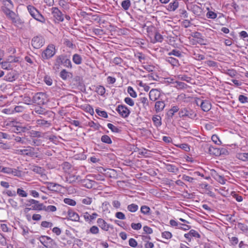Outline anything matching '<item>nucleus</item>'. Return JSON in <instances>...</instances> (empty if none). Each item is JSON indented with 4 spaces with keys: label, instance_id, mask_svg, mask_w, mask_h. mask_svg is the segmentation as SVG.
<instances>
[{
    "label": "nucleus",
    "instance_id": "1",
    "mask_svg": "<svg viewBox=\"0 0 248 248\" xmlns=\"http://www.w3.org/2000/svg\"><path fill=\"white\" fill-rule=\"evenodd\" d=\"M2 11L5 14L7 17L12 21V22L15 25L20 24L21 22L18 16L13 11L7 7L2 8Z\"/></svg>",
    "mask_w": 248,
    "mask_h": 248
},
{
    "label": "nucleus",
    "instance_id": "2",
    "mask_svg": "<svg viewBox=\"0 0 248 248\" xmlns=\"http://www.w3.org/2000/svg\"><path fill=\"white\" fill-rule=\"evenodd\" d=\"M40 242L47 248H58V246L54 240L47 236H42L40 238Z\"/></svg>",
    "mask_w": 248,
    "mask_h": 248
},
{
    "label": "nucleus",
    "instance_id": "3",
    "mask_svg": "<svg viewBox=\"0 0 248 248\" xmlns=\"http://www.w3.org/2000/svg\"><path fill=\"white\" fill-rule=\"evenodd\" d=\"M179 116L181 118L187 117L193 119L196 117L197 114L192 109L184 108L179 111Z\"/></svg>",
    "mask_w": 248,
    "mask_h": 248
},
{
    "label": "nucleus",
    "instance_id": "4",
    "mask_svg": "<svg viewBox=\"0 0 248 248\" xmlns=\"http://www.w3.org/2000/svg\"><path fill=\"white\" fill-rule=\"evenodd\" d=\"M33 100L34 103L40 105H44L47 102L46 94L41 92L36 93Z\"/></svg>",
    "mask_w": 248,
    "mask_h": 248
},
{
    "label": "nucleus",
    "instance_id": "5",
    "mask_svg": "<svg viewBox=\"0 0 248 248\" xmlns=\"http://www.w3.org/2000/svg\"><path fill=\"white\" fill-rule=\"evenodd\" d=\"M55 53V51L54 46L49 45L43 52L42 58L44 60H47L53 56Z\"/></svg>",
    "mask_w": 248,
    "mask_h": 248
},
{
    "label": "nucleus",
    "instance_id": "6",
    "mask_svg": "<svg viewBox=\"0 0 248 248\" xmlns=\"http://www.w3.org/2000/svg\"><path fill=\"white\" fill-rule=\"evenodd\" d=\"M45 43L44 39L42 36H37L33 38L31 45L34 48L38 49L42 47Z\"/></svg>",
    "mask_w": 248,
    "mask_h": 248
},
{
    "label": "nucleus",
    "instance_id": "7",
    "mask_svg": "<svg viewBox=\"0 0 248 248\" xmlns=\"http://www.w3.org/2000/svg\"><path fill=\"white\" fill-rule=\"evenodd\" d=\"M53 17L58 21L62 22L64 18L62 12L57 7H52L51 9Z\"/></svg>",
    "mask_w": 248,
    "mask_h": 248
},
{
    "label": "nucleus",
    "instance_id": "8",
    "mask_svg": "<svg viewBox=\"0 0 248 248\" xmlns=\"http://www.w3.org/2000/svg\"><path fill=\"white\" fill-rule=\"evenodd\" d=\"M117 110L119 114L123 118L127 117L130 112L129 109L125 106L122 105L118 106Z\"/></svg>",
    "mask_w": 248,
    "mask_h": 248
},
{
    "label": "nucleus",
    "instance_id": "9",
    "mask_svg": "<svg viewBox=\"0 0 248 248\" xmlns=\"http://www.w3.org/2000/svg\"><path fill=\"white\" fill-rule=\"evenodd\" d=\"M17 153L20 155H26L30 156H33L35 155L34 148L30 146L27 147V148L26 149L17 150Z\"/></svg>",
    "mask_w": 248,
    "mask_h": 248
},
{
    "label": "nucleus",
    "instance_id": "10",
    "mask_svg": "<svg viewBox=\"0 0 248 248\" xmlns=\"http://www.w3.org/2000/svg\"><path fill=\"white\" fill-rule=\"evenodd\" d=\"M149 98L151 101H155L160 96V92L158 89H152L149 93Z\"/></svg>",
    "mask_w": 248,
    "mask_h": 248
},
{
    "label": "nucleus",
    "instance_id": "11",
    "mask_svg": "<svg viewBox=\"0 0 248 248\" xmlns=\"http://www.w3.org/2000/svg\"><path fill=\"white\" fill-rule=\"evenodd\" d=\"M64 60V55H61L57 56L55 59L54 64V69L59 70L61 65L63 64Z\"/></svg>",
    "mask_w": 248,
    "mask_h": 248
},
{
    "label": "nucleus",
    "instance_id": "12",
    "mask_svg": "<svg viewBox=\"0 0 248 248\" xmlns=\"http://www.w3.org/2000/svg\"><path fill=\"white\" fill-rule=\"evenodd\" d=\"M67 218L73 221H80L79 215L75 212L72 210H69L67 214Z\"/></svg>",
    "mask_w": 248,
    "mask_h": 248
},
{
    "label": "nucleus",
    "instance_id": "13",
    "mask_svg": "<svg viewBox=\"0 0 248 248\" xmlns=\"http://www.w3.org/2000/svg\"><path fill=\"white\" fill-rule=\"evenodd\" d=\"M98 216V214L96 213H93L92 215H90L87 212L82 214V216L85 220L87 222H92L93 220H94Z\"/></svg>",
    "mask_w": 248,
    "mask_h": 248
},
{
    "label": "nucleus",
    "instance_id": "14",
    "mask_svg": "<svg viewBox=\"0 0 248 248\" xmlns=\"http://www.w3.org/2000/svg\"><path fill=\"white\" fill-rule=\"evenodd\" d=\"M199 101L201 102L200 106L204 111L207 112L210 110L211 108V105L208 101H202L201 100Z\"/></svg>",
    "mask_w": 248,
    "mask_h": 248
},
{
    "label": "nucleus",
    "instance_id": "15",
    "mask_svg": "<svg viewBox=\"0 0 248 248\" xmlns=\"http://www.w3.org/2000/svg\"><path fill=\"white\" fill-rule=\"evenodd\" d=\"M97 223L98 226L104 231H107L108 230L109 225L102 218H98Z\"/></svg>",
    "mask_w": 248,
    "mask_h": 248
},
{
    "label": "nucleus",
    "instance_id": "16",
    "mask_svg": "<svg viewBox=\"0 0 248 248\" xmlns=\"http://www.w3.org/2000/svg\"><path fill=\"white\" fill-rule=\"evenodd\" d=\"M165 104L163 101H158L155 104V109L156 112L161 111L165 108Z\"/></svg>",
    "mask_w": 248,
    "mask_h": 248
},
{
    "label": "nucleus",
    "instance_id": "17",
    "mask_svg": "<svg viewBox=\"0 0 248 248\" xmlns=\"http://www.w3.org/2000/svg\"><path fill=\"white\" fill-rule=\"evenodd\" d=\"M16 130L17 131H19L22 132H26L29 130H30L32 127L29 124H27L25 125H16Z\"/></svg>",
    "mask_w": 248,
    "mask_h": 248
},
{
    "label": "nucleus",
    "instance_id": "18",
    "mask_svg": "<svg viewBox=\"0 0 248 248\" xmlns=\"http://www.w3.org/2000/svg\"><path fill=\"white\" fill-rule=\"evenodd\" d=\"M79 178V175H75L74 174H69L66 177V181L69 183H73L76 181L78 180V179Z\"/></svg>",
    "mask_w": 248,
    "mask_h": 248
},
{
    "label": "nucleus",
    "instance_id": "19",
    "mask_svg": "<svg viewBox=\"0 0 248 248\" xmlns=\"http://www.w3.org/2000/svg\"><path fill=\"white\" fill-rule=\"evenodd\" d=\"M208 153L211 155L217 156L221 155V151H219V149L214 148L212 146L208 147Z\"/></svg>",
    "mask_w": 248,
    "mask_h": 248
},
{
    "label": "nucleus",
    "instance_id": "20",
    "mask_svg": "<svg viewBox=\"0 0 248 248\" xmlns=\"http://www.w3.org/2000/svg\"><path fill=\"white\" fill-rule=\"evenodd\" d=\"M178 6L179 2L178 0H174L169 4L168 10L170 11H174L178 7Z\"/></svg>",
    "mask_w": 248,
    "mask_h": 248
},
{
    "label": "nucleus",
    "instance_id": "21",
    "mask_svg": "<svg viewBox=\"0 0 248 248\" xmlns=\"http://www.w3.org/2000/svg\"><path fill=\"white\" fill-rule=\"evenodd\" d=\"M236 157L243 161H248V153H239L236 155Z\"/></svg>",
    "mask_w": 248,
    "mask_h": 248
},
{
    "label": "nucleus",
    "instance_id": "22",
    "mask_svg": "<svg viewBox=\"0 0 248 248\" xmlns=\"http://www.w3.org/2000/svg\"><path fill=\"white\" fill-rule=\"evenodd\" d=\"M140 101L142 104L143 108L147 109L149 107V101L147 97L141 96L139 99Z\"/></svg>",
    "mask_w": 248,
    "mask_h": 248
},
{
    "label": "nucleus",
    "instance_id": "23",
    "mask_svg": "<svg viewBox=\"0 0 248 248\" xmlns=\"http://www.w3.org/2000/svg\"><path fill=\"white\" fill-rule=\"evenodd\" d=\"M72 60L75 64L79 65L82 63V59L79 54H75L73 56Z\"/></svg>",
    "mask_w": 248,
    "mask_h": 248
},
{
    "label": "nucleus",
    "instance_id": "24",
    "mask_svg": "<svg viewBox=\"0 0 248 248\" xmlns=\"http://www.w3.org/2000/svg\"><path fill=\"white\" fill-rule=\"evenodd\" d=\"M27 9L33 18H34L36 15L39 12V11L32 5H28L27 6Z\"/></svg>",
    "mask_w": 248,
    "mask_h": 248
},
{
    "label": "nucleus",
    "instance_id": "25",
    "mask_svg": "<svg viewBox=\"0 0 248 248\" xmlns=\"http://www.w3.org/2000/svg\"><path fill=\"white\" fill-rule=\"evenodd\" d=\"M34 112L40 115H45L46 113L45 108L40 107H36L32 111V114H34Z\"/></svg>",
    "mask_w": 248,
    "mask_h": 248
},
{
    "label": "nucleus",
    "instance_id": "26",
    "mask_svg": "<svg viewBox=\"0 0 248 248\" xmlns=\"http://www.w3.org/2000/svg\"><path fill=\"white\" fill-rule=\"evenodd\" d=\"M152 120L155 125L157 127L160 126L162 124L161 118L160 116L158 115L154 116L152 118Z\"/></svg>",
    "mask_w": 248,
    "mask_h": 248
},
{
    "label": "nucleus",
    "instance_id": "27",
    "mask_svg": "<svg viewBox=\"0 0 248 248\" xmlns=\"http://www.w3.org/2000/svg\"><path fill=\"white\" fill-rule=\"evenodd\" d=\"M36 124L37 126H49L50 125V123L47 121L44 120H37L36 121Z\"/></svg>",
    "mask_w": 248,
    "mask_h": 248
},
{
    "label": "nucleus",
    "instance_id": "28",
    "mask_svg": "<svg viewBox=\"0 0 248 248\" xmlns=\"http://www.w3.org/2000/svg\"><path fill=\"white\" fill-rule=\"evenodd\" d=\"M58 4L64 10H68L69 8L68 3L66 0H59Z\"/></svg>",
    "mask_w": 248,
    "mask_h": 248
},
{
    "label": "nucleus",
    "instance_id": "29",
    "mask_svg": "<svg viewBox=\"0 0 248 248\" xmlns=\"http://www.w3.org/2000/svg\"><path fill=\"white\" fill-rule=\"evenodd\" d=\"M165 166L166 169L170 172H176L178 171V169L172 164H166Z\"/></svg>",
    "mask_w": 248,
    "mask_h": 248
},
{
    "label": "nucleus",
    "instance_id": "30",
    "mask_svg": "<svg viewBox=\"0 0 248 248\" xmlns=\"http://www.w3.org/2000/svg\"><path fill=\"white\" fill-rule=\"evenodd\" d=\"M9 175L14 176L20 177L21 176V172L16 169L11 168Z\"/></svg>",
    "mask_w": 248,
    "mask_h": 248
},
{
    "label": "nucleus",
    "instance_id": "31",
    "mask_svg": "<svg viewBox=\"0 0 248 248\" xmlns=\"http://www.w3.org/2000/svg\"><path fill=\"white\" fill-rule=\"evenodd\" d=\"M15 75L14 73L10 72L5 76L4 79L8 81H13L16 79Z\"/></svg>",
    "mask_w": 248,
    "mask_h": 248
},
{
    "label": "nucleus",
    "instance_id": "32",
    "mask_svg": "<svg viewBox=\"0 0 248 248\" xmlns=\"http://www.w3.org/2000/svg\"><path fill=\"white\" fill-rule=\"evenodd\" d=\"M15 140L17 142H19L23 144H27L28 143L31 142L30 140H28V139H26L25 138H21L20 137H16L15 138Z\"/></svg>",
    "mask_w": 248,
    "mask_h": 248
},
{
    "label": "nucleus",
    "instance_id": "33",
    "mask_svg": "<svg viewBox=\"0 0 248 248\" xmlns=\"http://www.w3.org/2000/svg\"><path fill=\"white\" fill-rule=\"evenodd\" d=\"M166 61L173 66H177L178 65V61L171 57L166 58Z\"/></svg>",
    "mask_w": 248,
    "mask_h": 248
},
{
    "label": "nucleus",
    "instance_id": "34",
    "mask_svg": "<svg viewBox=\"0 0 248 248\" xmlns=\"http://www.w3.org/2000/svg\"><path fill=\"white\" fill-rule=\"evenodd\" d=\"M43 210L47 212H53L57 210V208L54 205L45 206Z\"/></svg>",
    "mask_w": 248,
    "mask_h": 248
},
{
    "label": "nucleus",
    "instance_id": "35",
    "mask_svg": "<svg viewBox=\"0 0 248 248\" xmlns=\"http://www.w3.org/2000/svg\"><path fill=\"white\" fill-rule=\"evenodd\" d=\"M95 91L98 94L103 95L105 94L106 90L103 86H98L95 88Z\"/></svg>",
    "mask_w": 248,
    "mask_h": 248
},
{
    "label": "nucleus",
    "instance_id": "36",
    "mask_svg": "<svg viewBox=\"0 0 248 248\" xmlns=\"http://www.w3.org/2000/svg\"><path fill=\"white\" fill-rule=\"evenodd\" d=\"M121 5L124 10H127L129 9L131 5V2L130 0H124L122 1Z\"/></svg>",
    "mask_w": 248,
    "mask_h": 248
},
{
    "label": "nucleus",
    "instance_id": "37",
    "mask_svg": "<svg viewBox=\"0 0 248 248\" xmlns=\"http://www.w3.org/2000/svg\"><path fill=\"white\" fill-rule=\"evenodd\" d=\"M69 73L66 70L63 69L60 74V77L63 80H66L69 77Z\"/></svg>",
    "mask_w": 248,
    "mask_h": 248
},
{
    "label": "nucleus",
    "instance_id": "38",
    "mask_svg": "<svg viewBox=\"0 0 248 248\" xmlns=\"http://www.w3.org/2000/svg\"><path fill=\"white\" fill-rule=\"evenodd\" d=\"M63 64L64 65V66L67 68H71L72 67V65L70 60L69 59L67 58L65 55H64V60Z\"/></svg>",
    "mask_w": 248,
    "mask_h": 248
},
{
    "label": "nucleus",
    "instance_id": "39",
    "mask_svg": "<svg viewBox=\"0 0 248 248\" xmlns=\"http://www.w3.org/2000/svg\"><path fill=\"white\" fill-rule=\"evenodd\" d=\"M19 196L21 197H27L28 196V193L24 190L22 188H18L17 189V191L16 193Z\"/></svg>",
    "mask_w": 248,
    "mask_h": 248
},
{
    "label": "nucleus",
    "instance_id": "40",
    "mask_svg": "<svg viewBox=\"0 0 248 248\" xmlns=\"http://www.w3.org/2000/svg\"><path fill=\"white\" fill-rule=\"evenodd\" d=\"M138 206L134 203L128 205L127 206L128 210L131 212H135L138 210Z\"/></svg>",
    "mask_w": 248,
    "mask_h": 248
},
{
    "label": "nucleus",
    "instance_id": "41",
    "mask_svg": "<svg viewBox=\"0 0 248 248\" xmlns=\"http://www.w3.org/2000/svg\"><path fill=\"white\" fill-rule=\"evenodd\" d=\"M34 18L36 20L43 23L46 21L45 17L40 13L39 12L34 17Z\"/></svg>",
    "mask_w": 248,
    "mask_h": 248
},
{
    "label": "nucleus",
    "instance_id": "42",
    "mask_svg": "<svg viewBox=\"0 0 248 248\" xmlns=\"http://www.w3.org/2000/svg\"><path fill=\"white\" fill-rule=\"evenodd\" d=\"M63 202L65 203L70 206H73L76 205V202L75 200L70 198H65L63 200Z\"/></svg>",
    "mask_w": 248,
    "mask_h": 248
},
{
    "label": "nucleus",
    "instance_id": "43",
    "mask_svg": "<svg viewBox=\"0 0 248 248\" xmlns=\"http://www.w3.org/2000/svg\"><path fill=\"white\" fill-rule=\"evenodd\" d=\"M6 61L10 63L11 62H17L19 60L18 57L10 55L7 58Z\"/></svg>",
    "mask_w": 248,
    "mask_h": 248
},
{
    "label": "nucleus",
    "instance_id": "44",
    "mask_svg": "<svg viewBox=\"0 0 248 248\" xmlns=\"http://www.w3.org/2000/svg\"><path fill=\"white\" fill-rule=\"evenodd\" d=\"M127 92L132 97L136 98L137 96L136 92L134 90L133 88L130 86L128 87Z\"/></svg>",
    "mask_w": 248,
    "mask_h": 248
},
{
    "label": "nucleus",
    "instance_id": "45",
    "mask_svg": "<svg viewBox=\"0 0 248 248\" xmlns=\"http://www.w3.org/2000/svg\"><path fill=\"white\" fill-rule=\"evenodd\" d=\"M8 202L12 207L15 209L18 208V203L16 200L14 199H10L8 200Z\"/></svg>",
    "mask_w": 248,
    "mask_h": 248
},
{
    "label": "nucleus",
    "instance_id": "46",
    "mask_svg": "<svg viewBox=\"0 0 248 248\" xmlns=\"http://www.w3.org/2000/svg\"><path fill=\"white\" fill-rule=\"evenodd\" d=\"M101 141L104 143L108 144H110L112 142L109 137L106 135L102 136Z\"/></svg>",
    "mask_w": 248,
    "mask_h": 248
},
{
    "label": "nucleus",
    "instance_id": "47",
    "mask_svg": "<svg viewBox=\"0 0 248 248\" xmlns=\"http://www.w3.org/2000/svg\"><path fill=\"white\" fill-rule=\"evenodd\" d=\"M62 167L65 172H68L71 169V165L68 162H65L62 164Z\"/></svg>",
    "mask_w": 248,
    "mask_h": 248
},
{
    "label": "nucleus",
    "instance_id": "48",
    "mask_svg": "<svg viewBox=\"0 0 248 248\" xmlns=\"http://www.w3.org/2000/svg\"><path fill=\"white\" fill-rule=\"evenodd\" d=\"M81 202L83 204L90 205L92 202V199L88 197H85L82 199Z\"/></svg>",
    "mask_w": 248,
    "mask_h": 248
},
{
    "label": "nucleus",
    "instance_id": "49",
    "mask_svg": "<svg viewBox=\"0 0 248 248\" xmlns=\"http://www.w3.org/2000/svg\"><path fill=\"white\" fill-rule=\"evenodd\" d=\"M179 110V108L177 106L172 107L169 110V115L172 117L175 112H177Z\"/></svg>",
    "mask_w": 248,
    "mask_h": 248
},
{
    "label": "nucleus",
    "instance_id": "50",
    "mask_svg": "<svg viewBox=\"0 0 248 248\" xmlns=\"http://www.w3.org/2000/svg\"><path fill=\"white\" fill-rule=\"evenodd\" d=\"M141 212L145 215L148 214L150 211V208L146 205H143L140 208Z\"/></svg>",
    "mask_w": 248,
    "mask_h": 248
},
{
    "label": "nucleus",
    "instance_id": "51",
    "mask_svg": "<svg viewBox=\"0 0 248 248\" xmlns=\"http://www.w3.org/2000/svg\"><path fill=\"white\" fill-rule=\"evenodd\" d=\"M172 234L171 232L168 231H165L162 232V236L163 238L166 239H169L172 237Z\"/></svg>",
    "mask_w": 248,
    "mask_h": 248
},
{
    "label": "nucleus",
    "instance_id": "52",
    "mask_svg": "<svg viewBox=\"0 0 248 248\" xmlns=\"http://www.w3.org/2000/svg\"><path fill=\"white\" fill-rule=\"evenodd\" d=\"M93 32L96 35H102L104 33V30L101 29H93Z\"/></svg>",
    "mask_w": 248,
    "mask_h": 248
},
{
    "label": "nucleus",
    "instance_id": "53",
    "mask_svg": "<svg viewBox=\"0 0 248 248\" xmlns=\"http://www.w3.org/2000/svg\"><path fill=\"white\" fill-rule=\"evenodd\" d=\"M107 126L113 132L118 133L119 132V129L111 124L108 123Z\"/></svg>",
    "mask_w": 248,
    "mask_h": 248
},
{
    "label": "nucleus",
    "instance_id": "54",
    "mask_svg": "<svg viewBox=\"0 0 248 248\" xmlns=\"http://www.w3.org/2000/svg\"><path fill=\"white\" fill-rule=\"evenodd\" d=\"M211 139L212 141L216 144L220 145L221 143V142L219 140L218 136L216 135H213L212 136Z\"/></svg>",
    "mask_w": 248,
    "mask_h": 248
},
{
    "label": "nucleus",
    "instance_id": "55",
    "mask_svg": "<svg viewBox=\"0 0 248 248\" xmlns=\"http://www.w3.org/2000/svg\"><path fill=\"white\" fill-rule=\"evenodd\" d=\"M30 136L31 137H40L41 133L39 131L31 130L30 132Z\"/></svg>",
    "mask_w": 248,
    "mask_h": 248
},
{
    "label": "nucleus",
    "instance_id": "56",
    "mask_svg": "<svg viewBox=\"0 0 248 248\" xmlns=\"http://www.w3.org/2000/svg\"><path fill=\"white\" fill-rule=\"evenodd\" d=\"M237 227L240 230H242L244 232L247 231L248 229L247 225L241 223H239L237 225Z\"/></svg>",
    "mask_w": 248,
    "mask_h": 248
},
{
    "label": "nucleus",
    "instance_id": "57",
    "mask_svg": "<svg viewBox=\"0 0 248 248\" xmlns=\"http://www.w3.org/2000/svg\"><path fill=\"white\" fill-rule=\"evenodd\" d=\"M41 226L44 228H51L53 226V223L50 222L44 221L41 223Z\"/></svg>",
    "mask_w": 248,
    "mask_h": 248
},
{
    "label": "nucleus",
    "instance_id": "58",
    "mask_svg": "<svg viewBox=\"0 0 248 248\" xmlns=\"http://www.w3.org/2000/svg\"><path fill=\"white\" fill-rule=\"evenodd\" d=\"M155 38L156 42H161L163 40V37L162 35H161L158 32H156L155 35Z\"/></svg>",
    "mask_w": 248,
    "mask_h": 248
},
{
    "label": "nucleus",
    "instance_id": "59",
    "mask_svg": "<svg viewBox=\"0 0 248 248\" xmlns=\"http://www.w3.org/2000/svg\"><path fill=\"white\" fill-rule=\"evenodd\" d=\"M189 232L190 233L191 237H195L197 238H200L201 237L200 234L194 230H191Z\"/></svg>",
    "mask_w": 248,
    "mask_h": 248
},
{
    "label": "nucleus",
    "instance_id": "60",
    "mask_svg": "<svg viewBox=\"0 0 248 248\" xmlns=\"http://www.w3.org/2000/svg\"><path fill=\"white\" fill-rule=\"evenodd\" d=\"M132 228L135 230H139L141 228V224L140 223H132L131 225Z\"/></svg>",
    "mask_w": 248,
    "mask_h": 248
},
{
    "label": "nucleus",
    "instance_id": "61",
    "mask_svg": "<svg viewBox=\"0 0 248 248\" xmlns=\"http://www.w3.org/2000/svg\"><path fill=\"white\" fill-rule=\"evenodd\" d=\"M124 102L128 105L132 107L134 106V101L133 100V99H132L130 97H126L124 99Z\"/></svg>",
    "mask_w": 248,
    "mask_h": 248
},
{
    "label": "nucleus",
    "instance_id": "62",
    "mask_svg": "<svg viewBox=\"0 0 248 248\" xmlns=\"http://www.w3.org/2000/svg\"><path fill=\"white\" fill-rule=\"evenodd\" d=\"M11 168L9 167H2L0 166V171L9 174Z\"/></svg>",
    "mask_w": 248,
    "mask_h": 248
},
{
    "label": "nucleus",
    "instance_id": "63",
    "mask_svg": "<svg viewBox=\"0 0 248 248\" xmlns=\"http://www.w3.org/2000/svg\"><path fill=\"white\" fill-rule=\"evenodd\" d=\"M90 232L91 233L96 234L98 233L99 229L97 227L95 226H93L90 229Z\"/></svg>",
    "mask_w": 248,
    "mask_h": 248
},
{
    "label": "nucleus",
    "instance_id": "64",
    "mask_svg": "<svg viewBox=\"0 0 248 248\" xmlns=\"http://www.w3.org/2000/svg\"><path fill=\"white\" fill-rule=\"evenodd\" d=\"M193 55L194 58L197 60H202L204 59V55L202 54L194 52Z\"/></svg>",
    "mask_w": 248,
    "mask_h": 248
}]
</instances>
